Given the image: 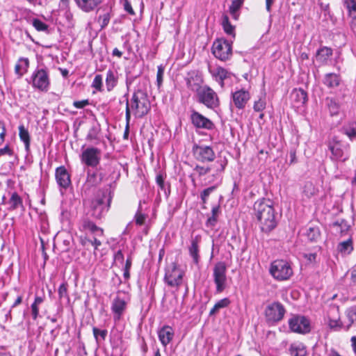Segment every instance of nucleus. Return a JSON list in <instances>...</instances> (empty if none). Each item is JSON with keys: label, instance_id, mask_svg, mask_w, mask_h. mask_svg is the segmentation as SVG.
<instances>
[{"label": "nucleus", "instance_id": "f257e3e1", "mask_svg": "<svg viewBox=\"0 0 356 356\" xmlns=\"http://www.w3.org/2000/svg\"><path fill=\"white\" fill-rule=\"evenodd\" d=\"M254 215L260 229L264 232H269L277 226L275 211L273 203L270 199L262 198L254 204Z\"/></svg>", "mask_w": 356, "mask_h": 356}, {"label": "nucleus", "instance_id": "f03ea898", "mask_svg": "<svg viewBox=\"0 0 356 356\" xmlns=\"http://www.w3.org/2000/svg\"><path fill=\"white\" fill-rule=\"evenodd\" d=\"M150 109V102L145 91L138 89L135 91L130 100L126 104L127 129L131 119V113L136 118H143L147 114Z\"/></svg>", "mask_w": 356, "mask_h": 356}, {"label": "nucleus", "instance_id": "7ed1b4c3", "mask_svg": "<svg viewBox=\"0 0 356 356\" xmlns=\"http://www.w3.org/2000/svg\"><path fill=\"white\" fill-rule=\"evenodd\" d=\"M199 103L202 104L207 108L215 109L220 105V100L217 93L210 87L203 86L196 93Z\"/></svg>", "mask_w": 356, "mask_h": 356}, {"label": "nucleus", "instance_id": "20e7f679", "mask_svg": "<svg viewBox=\"0 0 356 356\" xmlns=\"http://www.w3.org/2000/svg\"><path fill=\"white\" fill-rule=\"evenodd\" d=\"M184 272L175 263L172 262L165 268L164 281L170 287L180 286L183 282Z\"/></svg>", "mask_w": 356, "mask_h": 356}, {"label": "nucleus", "instance_id": "39448f33", "mask_svg": "<svg viewBox=\"0 0 356 356\" xmlns=\"http://www.w3.org/2000/svg\"><path fill=\"white\" fill-rule=\"evenodd\" d=\"M270 273L277 280H286L293 275L290 264L284 260H276L271 264Z\"/></svg>", "mask_w": 356, "mask_h": 356}, {"label": "nucleus", "instance_id": "423d86ee", "mask_svg": "<svg viewBox=\"0 0 356 356\" xmlns=\"http://www.w3.org/2000/svg\"><path fill=\"white\" fill-rule=\"evenodd\" d=\"M212 53L216 58L225 61L232 56V43L225 39H217L213 44Z\"/></svg>", "mask_w": 356, "mask_h": 356}, {"label": "nucleus", "instance_id": "0eeeda50", "mask_svg": "<svg viewBox=\"0 0 356 356\" xmlns=\"http://www.w3.org/2000/svg\"><path fill=\"white\" fill-rule=\"evenodd\" d=\"M31 80L34 88L41 92H47L49 90L50 80L47 69H36L31 76Z\"/></svg>", "mask_w": 356, "mask_h": 356}, {"label": "nucleus", "instance_id": "6e6552de", "mask_svg": "<svg viewBox=\"0 0 356 356\" xmlns=\"http://www.w3.org/2000/svg\"><path fill=\"white\" fill-rule=\"evenodd\" d=\"M331 152V159L334 161H345L347 159L348 145H343L337 136L330 138L327 143Z\"/></svg>", "mask_w": 356, "mask_h": 356}, {"label": "nucleus", "instance_id": "1a4fd4ad", "mask_svg": "<svg viewBox=\"0 0 356 356\" xmlns=\"http://www.w3.org/2000/svg\"><path fill=\"white\" fill-rule=\"evenodd\" d=\"M227 267L224 262L217 263L213 268V280L216 286V292L222 293L227 287Z\"/></svg>", "mask_w": 356, "mask_h": 356}, {"label": "nucleus", "instance_id": "9d476101", "mask_svg": "<svg viewBox=\"0 0 356 356\" xmlns=\"http://www.w3.org/2000/svg\"><path fill=\"white\" fill-rule=\"evenodd\" d=\"M101 150L97 147H88L83 149L80 155L81 161L83 164L89 167H97L101 160Z\"/></svg>", "mask_w": 356, "mask_h": 356}, {"label": "nucleus", "instance_id": "9b49d317", "mask_svg": "<svg viewBox=\"0 0 356 356\" xmlns=\"http://www.w3.org/2000/svg\"><path fill=\"white\" fill-rule=\"evenodd\" d=\"M289 325L292 332L306 334L310 332L309 320L303 316H294L289 321Z\"/></svg>", "mask_w": 356, "mask_h": 356}, {"label": "nucleus", "instance_id": "f8f14e48", "mask_svg": "<svg viewBox=\"0 0 356 356\" xmlns=\"http://www.w3.org/2000/svg\"><path fill=\"white\" fill-rule=\"evenodd\" d=\"M285 314L284 306L275 302L268 305L265 309V316L268 322H278L281 321Z\"/></svg>", "mask_w": 356, "mask_h": 356}, {"label": "nucleus", "instance_id": "ddd939ff", "mask_svg": "<svg viewBox=\"0 0 356 356\" xmlns=\"http://www.w3.org/2000/svg\"><path fill=\"white\" fill-rule=\"evenodd\" d=\"M106 195L101 193L98 195L90 204L91 215L95 218H101L104 213L108 210L110 200H108L107 205L105 204Z\"/></svg>", "mask_w": 356, "mask_h": 356}, {"label": "nucleus", "instance_id": "4468645a", "mask_svg": "<svg viewBox=\"0 0 356 356\" xmlns=\"http://www.w3.org/2000/svg\"><path fill=\"white\" fill-rule=\"evenodd\" d=\"M79 229L81 232L90 233L97 236L104 235V230L97 227L92 220L88 218H83L79 223Z\"/></svg>", "mask_w": 356, "mask_h": 356}, {"label": "nucleus", "instance_id": "2eb2a0df", "mask_svg": "<svg viewBox=\"0 0 356 356\" xmlns=\"http://www.w3.org/2000/svg\"><path fill=\"white\" fill-rule=\"evenodd\" d=\"M327 324L330 329L338 330L342 327L339 307L332 306L327 311Z\"/></svg>", "mask_w": 356, "mask_h": 356}, {"label": "nucleus", "instance_id": "dca6fc26", "mask_svg": "<svg viewBox=\"0 0 356 356\" xmlns=\"http://www.w3.org/2000/svg\"><path fill=\"white\" fill-rule=\"evenodd\" d=\"M193 151L196 159L202 162L212 161L215 158L214 152L209 146H196Z\"/></svg>", "mask_w": 356, "mask_h": 356}, {"label": "nucleus", "instance_id": "f3484780", "mask_svg": "<svg viewBox=\"0 0 356 356\" xmlns=\"http://www.w3.org/2000/svg\"><path fill=\"white\" fill-rule=\"evenodd\" d=\"M191 120L197 128L211 129L213 127V124L209 119L196 111L191 114Z\"/></svg>", "mask_w": 356, "mask_h": 356}, {"label": "nucleus", "instance_id": "a211bd4d", "mask_svg": "<svg viewBox=\"0 0 356 356\" xmlns=\"http://www.w3.org/2000/svg\"><path fill=\"white\" fill-rule=\"evenodd\" d=\"M186 86L190 90L195 91L196 93L201 89L203 81L202 76L196 72H191L188 74L186 79Z\"/></svg>", "mask_w": 356, "mask_h": 356}, {"label": "nucleus", "instance_id": "6ab92c4d", "mask_svg": "<svg viewBox=\"0 0 356 356\" xmlns=\"http://www.w3.org/2000/svg\"><path fill=\"white\" fill-rule=\"evenodd\" d=\"M56 179L59 186L67 188L70 183V176L64 166H60L56 169Z\"/></svg>", "mask_w": 356, "mask_h": 356}, {"label": "nucleus", "instance_id": "aec40b11", "mask_svg": "<svg viewBox=\"0 0 356 356\" xmlns=\"http://www.w3.org/2000/svg\"><path fill=\"white\" fill-rule=\"evenodd\" d=\"M127 307V302L123 298H121L120 296H117V297L113 300L111 309L114 314V320L115 321H119L121 318V316L124 313Z\"/></svg>", "mask_w": 356, "mask_h": 356}, {"label": "nucleus", "instance_id": "412c9836", "mask_svg": "<svg viewBox=\"0 0 356 356\" xmlns=\"http://www.w3.org/2000/svg\"><path fill=\"white\" fill-rule=\"evenodd\" d=\"M250 98V93L243 89L237 90L232 93V99L234 105L239 109L243 108L245 107Z\"/></svg>", "mask_w": 356, "mask_h": 356}, {"label": "nucleus", "instance_id": "4be33fe9", "mask_svg": "<svg viewBox=\"0 0 356 356\" xmlns=\"http://www.w3.org/2000/svg\"><path fill=\"white\" fill-rule=\"evenodd\" d=\"M2 204H8V209L9 211H14L19 207H23V202L22 197L17 194V192L10 193V198L6 201V197H2Z\"/></svg>", "mask_w": 356, "mask_h": 356}, {"label": "nucleus", "instance_id": "5701e85b", "mask_svg": "<svg viewBox=\"0 0 356 356\" xmlns=\"http://www.w3.org/2000/svg\"><path fill=\"white\" fill-rule=\"evenodd\" d=\"M158 336L162 345L165 347L172 340L174 330L170 326L165 325L159 330Z\"/></svg>", "mask_w": 356, "mask_h": 356}, {"label": "nucleus", "instance_id": "b1692460", "mask_svg": "<svg viewBox=\"0 0 356 356\" xmlns=\"http://www.w3.org/2000/svg\"><path fill=\"white\" fill-rule=\"evenodd\" d=\"M291 99L294 104V106L300 107L307 102V95L302 89H294L291 93Z\"/></svg>", "mask_w": 356, "mask_h": 356}, {"label": "nucleus", "instance_id": "393cba45", "mask_svg": "<svg viewBox=\"0 0 356 356\" xmlns=\"http://www.w3.org/2000/svg\"><path fill=\"white\" fill-rule=\"evenodd\" d=\"M77 6L83 12L89 13L94 10L103 0H74Z\"/></svg>", "mask_w": 356, "mask_h": 356}, {"label": "nucleus", "instance_id": "a878e982", "mask_svg": "<svg viewBox=\"0 0 356 356\" xmlns=\"http://www.w3.org/2000/svg\"><path fill=\"white\" fill-rule=\"evenodd\" d=\"M29 67V60L27 58H19L15 66V72L18 78L22 77L28 71Z\"/></svg>", "mask_w": 356, "mask_h": 356}, {"label": "nucleus", "instance_id": "bb28decb", "mask_svg": "<svg viewBox=\"0 0 356 356\" xmlns=\"http://www.w3.org/2000/svg\"><path fill=\"white\" fill-rule=\"evenodd\" d=\"M332 55V49L327 47H323L318 50L316 53V60L321 64H327Z\"/></svg>", "mask_w": 356, "mask_h": 356}, {"label": "nucleus", "instance_id": "cd10ccee", "mask_svg": "<svg viewBox=\"0 0 356 356\" xmlns=\"http://www.w3.org/2000/svg\"><path fill=\"white\" fill-rule=\"evenodd\" d=\"M231 3L229 6V12L234 19H238L239 10L242 7L244 0H229Z\"/></svg>", "mask_w": 356, "mask_h": 356}, {"label": "nucleus", "instance_id": "c85d7f7f", "mask_svg": "<svg viewBox=\"0 0 356 356\" xmlns=\"http://www.w3.org/2000/svg\"><path fill=\"white\" fill-rule=\"evenodd\" d=\"M289 353L291 356H306L307 355L305 346L301 343L291 344Z\"/></svg>", "mask_w": 356, "mask_h": 356}, {"label": "nucleus", "instance_id": "c756f323", "mask_svg": "<svg viewBox=\"0 0 356 356\" xmlns=\"http://www.w3.org/2000/svg\"><path fill=\"white\" fill-rule=\"evenodd\" d=\"M323 82L327 87L334 88L339 85L340 78L337 74L329 73L325 74Z\"/></svg>", "mask_w": 356, "mask_h": 356}, {"label": "nucleus", "instance_id": "7c9ffc66", "mask_svg": "<svg viewBox=\"0 0 356 356\" xmlns=\"http://www.w3.org/2000/svg\"><path fill=\"white\" fill-rule=\"evenodd\" d=\"M118 78L112 70H108L106 77V86L108 91H111L117 85Z\"/></svg>", "mask_w": 356, "mask_h": 356}, {"label": "nucleus", "instance_id": "2f4dec72", "mask_svg": "<svg viewBox=\"0 0 356 356\" xmlns=\"http://www.w3.org/2000/svg\"><path fill=\"white\" fill-rule=\"evenodd\" d=\"M189 253L195 264L199 262V247L197 237L192 239L191 246L189 247Z\"/></svg>", "mask_w": 356, "mask_h": 356}, {"label": "nucleus", "instance_id": "473e14b6", "mask_svg": "<svg viewBox=\"0 0 356 356\" xmlns=\"http://www.w3.org/2000/svg\"><path fill=\"white\" fill-rule=\"evenodd\" d=\"M325 104L332 116L338 115L340 111V106L338 102L332 98H326Z\"/></svg>", "mask_w": 356, "mask_h": 356}, {"label": "nucleus", "instance_id": "72a5a7b5", "mask_svg": "<svg viewBox=\"0 0 356 356\" xmlns=\"http://www.w3.org/2000/svg\"><path fill=\"white\" fill-rule=\"evenodd\" d=\"M19 135L21 140L23 141L25 145L26 150L29 151L30 147V136L28 130L23 125L19 127Z\"/></svg>", "mask_w": 356, "mask_h": 356}, {"label": "nucleus", "instance_id": "f704fd0d", "mask_svg": "<svg viewBox=\"0 0 356 356\" xmlns=\"http://www.w3.org/2000/svg\"><path fill=\"white\" fill-rule=\"evenodd\" d=\"M337 249L342 254H350L353 250L352 239L348 238L345 241L339 243Z\"/></svg>", "mask_w": 356, "mask_h": 356}, {"label": "nucleus", "instance_id": "c9c22d12", "mask_svg": "<svg viewBox=\"0 0 356 356\" xmlns=\"http://www.w3.org/2000/svg\"><path fill=\"white\" fill-rule=\"evenodd\" d=\"M222 26L227 34L235 37V27L230 24L227 15L222 17Z\"/></svg>", "mask_w": 356, "mask_h": 356}, {"label": "nucleus", "instance_id": "e433bc0d", "mask_svg": "<svg viewBox=\"0 0 356 356\" xmlns=\"http://www.w3.org/2000/svg\"><path fill=\"white\" fill-rule=\"evenodd\" d=\"M343 3L348 11L350 17H351L353 19L356 20V1L344 0Z\"/></svg>", "mask_w": 356, "mask_h": 356}, {"label": "nucleus", "instance_id": "4c0bfd02", "mask_svg": "<svg viewBox=\"0 0 356 356\" xmlns=\"http://www.w3.org/2000/svg\"><path fill=\"white\" fill-rule=\"evenodd\" d=\"M344 134L350 139L356 137V122H350L343 128Z\"/></svg>", "mask_w": 356, "mask_h": 356}, {"label": "nucleus", "instance_id": "58836bf2", "mask_svg": "<svg viewBox=\"0 0 356 356\" xmlns=\"http://www.w3.org/2000/svg\"><path fill=\"white\" fill-rule=\"evenodd\" d=\"M229 72L223 67H218L216 69L213 75L217 80L220 81V84L222 87L224 85L223 81L228 77Z\"/></svg>", "mask_w": 356, "mask_h": 356}, {"label": "nucleus", "instance_id": "ea45409f", "mask_svg": "<svg viewBox=\"0 0 356 356\" xmlns=\"http://www.w3.org/2000/svg\"><path fill=\"white\" fill-rule=\"evenodd\" d=\"M230 301L227 298L220 300L214 305L213 307L211 309L209 314H215L219 309L227 307Z\"/></svg>", "mask_w": 356, "mask_h": 356}, {"label": "nucleus", "instance_id": "a19ab883", "mask_svg": "<svg viewBox=\"0 0 356 356\" xmlns=\"http://www.w3.org/2000/svg\"><path fill=\"white\" fill-rule=\"evenodd\" d=\"M346 316L349 321V324L346 326L348 330L352 324H356V307L349 308L346 311Z\"/></svg>", "mask_w": 356, "mask_h": 356}, {"label": "nucleus", "instance_id": "79ce46f5", "mask_svg": "<svg viewBox=\"0 0 356 356\" xmlns=\"http://www.w3.org/2000/svg\"><path fill=\"white\" fill-rule=\"evenodd\" d=\"M308 239L310 241H316L320 236V232L318 228L310 227L307 232Z\"/></svg>", "mask_w": 356, "mask_h": 356}, {"label": "nucleus", "instance_id": "37998d69", "mask_svg": "<svg viewBox=\"0 0 356 356\" xmlns=\"http://www.w3.org/2000/svg\"><path fill=\"white\" fill-rule=\"evenodd\" d=\"M102 76L101 74H97L92 81V87L98 91H102Z\"/></svg>", "mask_w": 356, "mask_h": 356}, {"label": "nucleus", "instance_id": "c03bdc74", "mask_svg": "<svg viewBox=\"0 0 356 356\" xmlns=\"http://www.w3.org/2000/svg\"><path fill=\"white\" fill-rule=\"evenodd\" d=\"M58 296L60 299L66 298L69 300L67 283H63L60 285L58 288Z\"/></svg>", "mask_w": 356, "mask_h": 356}, {"label": "nucleus", "instance_id": "a18cd8bd", "mask_svg": "<svg viewBox=\"0 0 356 356\" xmlns=\"http://www.w3.org/2000/svg\"><path fill=\"white\" fill-rule=\"evenodd\" d=\"M225 163L223 161H217L214 164L211 165V170L214 169L216 172V175H218L224 171L225 167Z\"/></svg>", "mask_w": 356, "mask_h": 356}, {"label": "nucleus", "instance_id": "49530a36", "mask_svg": "<svg viewBox=\"0 0 356 356\" xmlns=\"http://www.w3.org/2000/svg\"><path fill=\"white\" fill-rule=\"evenodd\" d=\"M216 186H211L206 189H204L200 194V197L203 203H206L207 200V197L209 195L216 190Z\"/></svg>", "mask_w": 356, "mask_h": 356}, {"label": "nucleus", "instance_id": "de8ad7c7", "mask_svg": "<svg viewBox=\"0 0 356 356\" xmlns=\"http://www.w3.org/2000/svg\"><path fill=\"white\" fill-rule=\"evenodd\" d=\"M33 26L39 31H46L48 28L46 24L38 19H34L33 20Z\"/></svg>", "mask_w": 356, "mask_h": 356}, {"label": "nucleus", "instance_id": "09e8293b", "mask_svg": "<svg viewBox=\"0 0 356 356\" xmlns=\"http://www.w3.org/2000/svg\"><path fill=\"white\" fill-rule=\"evenodd\" d=\"M253 108L257 112L262 111L266 108L265 99L260 98L258 101H256Z\"/></svg>", "mask_w": 356, "mask_h": 356}, {"label": "nucleus", "instance_id": "8fccbe9b", "mask_svg": "<svg viewBox=\"0 0 356 356\" xmlns=\"http://www.w3.org/2000/svg\"><path fill=\"white\" fill-rule=\"evenodd\" d=\"M92 332L96 340H98L99 337H100L103 340H104L107 335V331L106 330H101L97 327H93Z\"/></svg>", "mask_w": 356, "mask_h": 356}, {"label": "nucleus", "instance_id": "3c124183", "mask_svg": "<svg viewBox=\"0 0 356 356\" xmlns=\"http://www.w3.org/2000/svg\"><path fill=\"white\" fill-rule=\"evenodd\" d=\"M131 266V259L128 258L126 261L125 266L124 268V277L125 280H128L130 277L129 270Z\"/></svg>", "mask_w": 356, "mask_h": 356}, {"label": "nucleus", "instance_id": "603ef678", "mask_svg": "<svg viewBox=\"0 0 356 356\" xmlns=\"http://www.w3.org/2000/svg\"><path fill=\"white\" fill-rule=\"evenodd\" d=\"M194 170L195 172H197V173L200 176H202V175H204L207 173H208L211 170V168L210 167H204V166L196 165L195 168H194Z\"/></svg>", "mask_w": 356, "mask_h": 356}, {"label": "nucleus", "instance_id": "864d4df0", "mask_svg": "<svg viewBox=\"0 0 356 356\" xmlns=\"http://www.w3.org/2000/svg\"><path fill=\"white\" fill-rule=\"evenodd\" d=\"M146 219L145 215L143 214L140 211H138L135 215L136 223L138 225H142L145 223Z\"/></svg>", "mask_w": 356, "mask_h": 356}, {"label": "nucleus", "instance_id": "5fc2aeb1", "mask_svg": "<svg viewBox=\"0 0 356 356\" xmlns=\"http://www.w3.org/2000/svg\"><path fill=\"white\" fill-rule=\"evenodd\" d=\"M163 73H164L163 67L161 65L159 66L158 70H157V74H156V81H157V84H158L159 87L162 83Z\"/></svg>", "mask_w": 356, "mask_h": 356}, {"label": "nucleus", "instance_id": "6e6d98bb", "mask_svg": "<svg viewBox=\"0 0 356 356\" xmlns=\"http://www.w3.org/2000/svg\"><path fill=\"white\" fill-rule=\"evenodd\" d=\"M164 177L162 174H158L156 177V184L159 185V186L160 187V188L161 190H164L165 189V184H164Z\"/></svg>", "mask_w": 356, "mask_h": 356}, {"label": "nucleus", "instance_id": "4d7b16f0", "mask_svg": "<svg viewBox=\"0 0 356 356\" xmlns=\"http://www.w3.org/2000/svg\"><path fill=\"white\" fill-rule=\"evenodd\" d=\"M89 104V102L88 99L81 100V101H75L73 103V105L76 108H82L86 106Z\"/></svg>", "mask_w": 356, "mask_h": 356}, {"label": "nucleus", "instance_id": "13d9d810", "mask_svg": "<svg viewBox=\"0 0 356 356\" xmlns=\"http://www.w3.org/2000/svg\"><path fill=\"white\" fill-rule=\"evenodd\" d=\"M6 129L3 122L0 121V145L4 142Z\"/></svg>", "mask_w": 356, "mask_h": 356}, {"label": "nucleus", "instance_id": "bf43d9fd", "mask_svg": "<svg viewBox=\"0 0 356 356\" xmlns=\"http://www.w3.org/2000/svg\"><path fill=\"white\" fill-rule=\"evenodd\" d=\"M38 305H35L34 303H33L31 305V314H32V316H33V318L34 320H35L38 316V314H39V308H38Z\"/></svg>", "mask_w": 356, "mask_h": 356}, {"label": "nucleus", "instance_id": "052dcab7", "mask_svg": "<svg viewBox=\"0 0 356 356\" xmlns=\"http://www.w3.org/2000/svg\"><path fill=\"white\" fill-rule=\"evenodd\" d=\"M217 222V218L216 216H211L208 218L206 225L207 227H213Z\"/></svg>", "mask_w": 356, "mask_h": 356}, {"label": "nucleus", "instance_id": "680f3d73", "mask_svg": "<svg viewBox=\"0 0 356 356\" xmlns=\"http://www.w3.org/2000/svg\"><path fill=\"white\" fill-rule=\"evenodd\" d=\"M124 10L130 15H134L135 13L131 7V3L128 1H125L124 4Z\"/></svg>", "mask_w": 356, "mask_h": 356}, {"label": "nucleus", "instance_id": "e2e57ef3", "mask_svg": "<svg viewBox=\"0 0 356 356\" xmlns=\"http://www.w3.org/2000/svg\"><path fill=\"white\" fill-rule=\"evenodd\" d=\"M80 242L82 245L87 246L92 243V239H89L87 236H81Z\"/></svg>", "mask_w": 356, "mask_h": 356}, {"label": "nucleus", "instance_id": "0e129e2a", "mask_svg": "<svg viewBox=\"0 0 356 356\" xmlns=\"http://www.w3.org/2000/svg\"><path fill=\"white\" fill-rule=\"evenodd\" d=\"M115 260L118 262H123L124 261V255L121 250H118L115 254Z\"/></svg>", "mask_w": 356, "mask_h": 356}, {"label": "nucleus", "instance_id": "69168bd1", "mask_svg": "<svg viewBox=\"0 0 356 356\" xmlns=\"http://www.w3.org/2000/svg\"><path fill=\"white\" fill-rule=\"evenodd\" d=\"M97 236H94V238L93 240H92V243H90V245H92L95 250H97L98 248L102 245V242L98 240L97 238H96Z\"/></svg>", "mask_w": 356, "mask_h": 356}, {"label": "nucleus", "instance_id": "338daca9", "mask_svg": "<svg viewBox=\"0 0 356 356\" xmlns=\"http://www.w3.org/2000/svg\"><path fill=\"white\" fill-rule=\"evenodd\" d=\"M11 151L8 145L4 147L3 148L0 149V156L5 154H10Z\"/></svg>", "mask_w": 356, "mask_h": 356}, {"label": "nucleus", "instance_id": "774afa93", "mask_svg": "<svg viewBox=\"0 0 356 356\" xmlns=\"http://www.w3.org/2000/svg\"><path fill=\"white\" fill-rule=\"evenodd\" d=\"M350 279L354 284H356V268H353L350 270Z\"/></svg>", "mask_w": 356, "mask_h": 356}]
</instances>
